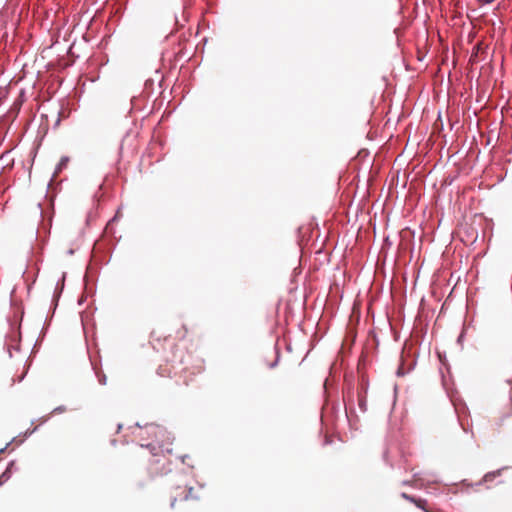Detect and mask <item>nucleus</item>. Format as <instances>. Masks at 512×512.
<instances>
[{
  "instance_id": "f257e3e1",
  "label": "nucleus",
  "mask_w": 512,
  "mask_h": 512,
  "mask_svg": "<svg viewBox=\"0 0 512 512\" xmlns=\"http://www.w3.org/2000/svg\"><path fill=\"white\" fill-rule=\"evenodd\" d=\"M137 437L144 436L152 438V442L142 443L136 451L137 457L146 460L149 464V471L152 475H162L170 471L169 461L163 454L162 445L167 438L166 430L157 424H148L145 427L137 428Z\"/></svg>"
},
{
  "instance_id": "f03ea898",
  "label": "nucleus",
  "mask_w": 512,
  "mask_h": 512,
  "mask_svg": "<svg viewBox=\"0 0 512 512\" xmlns=\"http://www.w3.org/2000/svg\"><path fill=\"white\" fill-rule=\"evenodd\" d=\"M153 348L157 351L163 352V360L166 364H160L157 368V374L160 377H170L172 370L176 366L183 365L185 363V351L179 349V346L168 336L161 341L160 337H152Z\"/></svg>"
},
{
  "instance_id": "7ed1b4c3",
  "label": "nucleus",
  "mask_w": 512,
  "mask_h": 512,
  "mask_svg": "<svg viewBox=\"0 0 512 512\" xmlns=\"http://www.w3.org/2000/svg\"><path fill=\"white\" fill-rule=\"evenodd\" d=\"M194 488L188 486H177L172 491L171 494V502L170 507L173 509L176 506V502L179 501H187L189 499H196L197 497L193 495Z\"/></svg>"
},
{
  "instance_id": "20e7f679",
  "label": "nucleus",
  "mask_w": 512,
  "mask_h": 512,
  "mask_svg": "<svg viewBox=\"0 0 512 512\" xmlns=\"http://www.w3.org/2000/svg\"><path fill=\"white\" fill-rule=\"evenodd\" d=\"M414 504L418 507V508H421L422 510H424L425 512H430L427 507H426V504H427V501L424 500V499H416Z\"/></svg>"
},
{
  "instance_id": "39448f33",
  "label": "nucleus",
  "mask_w": 512,
  "mask_h": 512,
  "mask_svg": "<svg viewBox=\"0 0 512 512\" xmlns=\"http://www.w3.org/2000/svg\"><path fill=\"white\" fill-rule=\"evenodd\" d=\"M500 474V471H496V472H491V473H487L485 476H484V481H492L496 476H498Z\"/></svg>"
},
{
  "instance_id": "423d86ee",
  "label": "nucleus",
  "mask_w": 512,
  "mask_h": 512,
  "mask_svg": "<svg viewBox=\"0 0 512 512\" xmlns=\"http://www.w3.org/2000/svg\"><path fill=\"white\" fill-rule=\"evenodd\" d=\"M401 496H402V498H404V499H406V500H408V501H410L412 503H414L415 500L417 499V498H415V497H413L411 495H408L407 493H402Z\"/></svg>"
},
{
  "instance_id": "0eeeda50",
  "label": "nucleus",
  "mask_w": 512,
  "mask_h": 512,
  "mask_svg": "<svg viewBox=\"0 0 512 512\" xmlns=\"http://www.w3.org/2000/svg\"><path fill=\"white\" fill-rule=\"evenodd\" d=\"M480 2V4L482 5H485V4H490L492 2H494L495 0H478Z\"/></svg>"
},
{
  "instance_id": "6e6552de",
  "label": "nucleus",
  "mask_w": 512,
  "mask_h": 512,
  "mask_svg": "<svg viewBox=\"0 0 512 512\" xmlns=\"http://www.w3.org/2000/svg\"><path fill=\"white\" fill-rule=\"evenodd\" d=\"M359 406L361 407L362 410H366L364 400H359Z\"/></svg>"
},
{
  "instance_id": "1a4fd4ad",
  "label": "nucleus",
  "mask_w": 512,
  "mask_h": 512,
  "mask_svg": "<svg viewBox=\"0 0 512 512\" xmlns=\"http://www.w3.org/2000/svg\"><path fill=\"white\" fill-rule=\"evenodd\" d=\"M6 475H7V472H4V473L0 476V485H1V484L3 483V481L5 480Z\"/></svg>"
},
{
  "instance_id": "9d476101",
  "label": "nucleus",
  "mask_w": 512,
  "mask_h": 512,
  "mask_svg": "<svg viewBox=\"0 0 512 512\" xmlns=\"http://www.w3.org/2000/svg\"><path fill=\"white\" fill-rule=\"evenodd\" d=\"M203 370V367L200 366L199 369H198V372H201Z\"/></svg>"
}]
</instances>
